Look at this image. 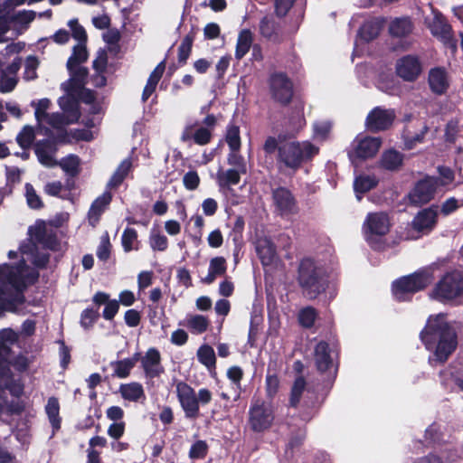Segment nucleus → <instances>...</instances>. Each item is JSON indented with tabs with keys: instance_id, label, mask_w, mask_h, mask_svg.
<instances>
[{
	"instance_id": "18",
	"label": "nucleus",
	"mask_w": 463,
	"mask_h": 463,
	"mask_svg": "<svg viewBox=\"0 0 463 463\" xmlns=\"http://www.w3.org/2000/svg\"><path fill=\"white\" fill-rule=\"evenodd\" d=\"M421 72V65L418 58L404 56L396 62V73L406 81H414Z\"/></svg>"
},
{
	"instance_id": "55",
	"label": "nucleus",
	"mask_w": 463,
	"mask_h": 463,
	"mask_svg": "<svg viewBox=\"0 0 463 463\" xmlns=\"http://www.w3.org/2000/svg\"><path fill=\"white\" fill-rule=\"evenodd\" d=\"M239 150H231V153L228 155V164L236 167V170L242 172V174H246V164L244 158L238 153Z\"/></svg>"
},
{
	"instance_id": "19",
	"label": "nucleus",
	"mask_w": 463,
	"mask_h": 463,
	"mask_svg": "<svg viewBox=\"0 0 463 463\" xmlns=\"http://www.w3.org/2000/svg\"><path fill=\"white\" fill-rule=\"evenodd\" d=\"M59 105L62 112L61 114V129L65 126L73 124L80 118L79 102L71 95H65L59 99Z\"/></svg>"
},
{
	"instance_id": "45",
	"label": "nucleus",
	"mask_w": 463,
	"mask_h": 463,
	"mask_svg": "<svg viewBox=\"0 0 463 463\" xmlns=\"http://www.w3.org/2000/svg\"><path fill=\"white\" fill-rule=\"evenodd\" d=\"M24 189H25V198H26L27 205L31 209H35V210L43 208V203L41 197L36 193L33 186L31 184L26 183L24 185Z\"/></svg>"
},
{
	"instance_id": "36",
	"label": "nucleus",
	"mask_w": 463,
	"mask_h": 463,
	"mask_svg": "<svg viewBox=\"0 0 463 463\" xmlns=\"http://www.w3.org/2000/svg\"><path fill=\"white\" fill-rule=\"evenodd\" d=\"M121 396L129 402H137L144 397V389L138 383L122 384L119 388Z\"/></svg>"
},
{
	"instance_id": "10",
	"label": "nucleus",
	"mask_w": 463,
	"mask_h": 463,
	"mask_svg": "<svg viewBox=\"0 0 463 463\" xmlns=\"http://www.w3.org/2000/svg\"><path fill=\"white\" fill-rule=\"evenodd\" d=\"M363 229L367 242L374 246L376 239L389 232L390 220L384 213H371L366 216Z\"/></svg>"
},
{
	"instance_id": "16",
	"label": "nucleus",
	"mask_w": 463,
	"mask_h": 463,
	"mask_svg": "<svg viewBox=\"0 0 463 463\" xmlns=\"http://www.w3.org/2000/svg\"><path fill=\"white\" fill-rule=\"evenodd\" d=\"M139 360L145 375L147 378L159 377L165 372L161 364V354L154 347L149 348L143 356L139 355Z\"/></svg>"
},
{
	"instance_id": "46",
	"label": "nucleus",
	"mask_w": 463,
	"mask_h": 463,
	"mask_svg": "<svg viewBox=\"0 0 463 463\" xmlns=\"http://www.w3.org/2000/svg\"><path fill=\"white\" fill-rule=\"evenodd\" d=\"M260 33L268 39H271L277 34V24L271 16H264L260 20Z\"/></svg>"
},
{
	"instance_id": "49",
	"label": "nucleus",
	"mask_w": 463,
	"mask_h": 463,
	"mask_svg": "<svg viewBox=\"0 0 463 463\" xmlns=\"http://www.w3.org/2000/svg\"><path fill=\"white\" fill-rule=\"evenodd\" d=\"M317 317V313L315 308L307 307L300 310L298 314V321L304 327H311Z\"/></svg>"
},
{
	"instance_id": "23",
	"label": "nucleus",
	"mask_w": 463,
	"mask_h": 463,
	"mask_svg": "<svg viewBox=\"0 0 463 463\" xmlns=\"http://www.w3.org/2000/svg\"><path fill=\"white\" fill-rule=\"evenodd\" d=\"M437 221V211L432 208L424 209L414 218L412 224L419 232H430L433 229Z\"/></svg>"
},
{
	"instance_id": "56",
	"label": "nucleus",
	"mask_w": 463,
	"mask_h": 463,
	"mask_svg": "<svg viewBox=\"0 0 463 463\" xmlns=\"http://www.w3.org/2000/svg\"><path fill=\"white\" fill-rule=\"evenodd\" d=\"M208 451V445L203 440H198L194 443L189 451L191 458H203Z\"/></svg>"
},
{
	"instance_id": "29",
	"label": "nucleus",
	"mask_w": 463,
	"mask_h": 463,
	"mask_svg": "<svg viewBox=\"0 0 463 463\" xmlns=\"http://www.w3.org/2000/svg\"><path fill=\"white\" fill-rule=\"evenodd\" d=\"M139 361V354L136 353L131 358L112 362L110 364L114 374L118 378H126L129 375L130 371L135 366L136 363Z\"/></svg>"
},
{
	"instance_id": "52",
	"label": "nucleus",
	"mask_w": 463,
	"mask_h": 463,
	"mask_svg": "<svg viewBox=\"0 0 463 463\" xmlns=\"http://www.w3.org/2000/svg\"><path fill=\"white\" fill-rule=\"evenodd\" d=\"M61 167L71 175H75L79 172L80 159L76 156H69L60 163Z\"/></svg>"
},
{
	"instance_id": "40",
	"label": "nucleus",
	"mask_w": 463,
	"mask_h": 463,
	"mask_svg": "<svg viewBox=\"0 0 463 463\" xmlns=\"http://www.w3.org/2000/svg\"><path fill=\"white\" fill-rule=\"evenodd\" d=\"M389 30L392 35L402 37L411 32L412 24L408 18H398L392 22Z\"/></svg>"
},
{
	"instance_id": "21",
	"label": "nucleus",
	"mask_w": 463,
	"mask_h": 463,
	"mask_svg": "<svg viewBox=\"0 0 463 463\" xmlns=\"http://www.w3.org/2000/svg\"><path fill=\"white\" fill-rule=\"evenodd\" d=\"M256 250L263 266L271 267L277 265L279 259L276 248L269 238H260L257 241Z\"/></svg>"
},
{
	"instance_id": "61",
	"label": "nucleus",
	"mask_w": 463,
	"mask_h": 463,
	"mask_svg": "<svg viewBox=\"0 0 463 463\" xmlns=\"http://www.w3.org/2000/svg\"><path fill=\"white\" fill-rule=\"evenodd\" d=\"M68 25L71 30L73 38L78 40L79 43H85L87 34L84 28L79 24L78 21L76 19L70 20Z\"/></svg>"
},
{
	"instance_id": "32",
	"label": "nucleus",
	"mask_w": 463,
	"mask_h": 463,
	"mask_svg": "<svg viewBox=\"0 0 463 463\" xmlns=\"http://www.w3.org/2000/svg\"><path fill=\"white\" fill-rule=\"evenodd\" d=\"M241 174L236 169H220L216 175L217 184L221 188L236 185L240 183Z\"/></svg>"
},
{
	"instance_id": "38",
	"label": "nucleus",
	"mask_w": 463,
	"mask_h": 463,
	"mask_svg": "<svg viewBox=\"0 0 463 463\" xmlns=\"http://www.w3.org/2000/svg\"><path fill=\"white\" fill-rule=\"evenodd\" d=\"M402 155L396 150L391 149L383 154L381 164L388 170H395L402 165Z\"/></svg>"
},
{
	"instance_id": "12",
	"label": "nucleus",
	"mask_w": 463,
	"mask_h": 463,
	"mask_svg": "<svg viewBox=\"0 0 463 463\" xmlns=\"http://www.w3.org/2000/svg\"><path fill=\"white\" fill-rule=\"evenodd\" d=\"M178 401L184 411L185 417L195 419L199 415V404L194 389L185 383H178L176 385Z\"/></svg>"
},
{
	"instance_id": "39",
	"label": "nucleus",
	"mask_w": 463,
	"mask_h": 463,
	"mask_svg": "<svg viewBox=\"0 0 463 463\" xmlns=\"http://www.w3.org/2000/svg\"><path fill=\"white\" fill-rule=\"evenodd\" d=\"M377 184V180L373 176L370 175H360L355 178L354 183V188L356 193V197L358 200H361L360 194H364Z\"/></svg>"
},
{
	"instance_id": "50",
	"label": "nucleus",
	"mask_w": 463,
	"mask_h": 463,
	"mask_svg": "<svg viewBox=\"0 0 463 463\" xmlns=\"http://www.w3.org/2000/svg\"><path fill=\"white\" fill-rule=\"evenodd\" d=\"M378 88L389 95H399L402 91L400 82L393 78L382 80Z\"/></svg>"
},
{
	"instance_id": "58",
	"label": "nucleus",
	"mask_w": 463,
	"mask_h": 463,
	"mask_svg": "<svg viewBox=\"0 0 463 463\" xmlns=\"http://www.w3.org/2000/svg\"><path fill=\"white\" fill-rule=\"evenodd\" d=\"M39 65L38 59L30 55L25 60L24 78L26 80H33L36 78V69Z\"/></svg>"
},
{
	"instance_id": "41",
	"label": "nucleus",
	"mask_w": 463,
	"mask_h": 463,
	"mask_svg": "<svg viewBox=\"0 0 463 463\" xmlns=\"http://www.w3.org/2000/svg\"><path fill=\"white\" fill-rule=\"evenodd\" d=\"M88 59V52L84 43H78L73 48L72 55L67 61V68L69 71H72L73 67H76L80 63L84 62Z\"/></svg>"
},
{
	"instance_id": "51",
	"label": "nucleus",
	"mask_w": 463,
	"mask_h": 463,
	"mask_svg": "<svg viewBox=\"0 0 463 463\" xmlns=\"http://www.w3.org/2000/svg\"><path fill=\"white\" fill-rule=\"evenodd\" d=\"M35 230V238L38 241L42 242L45 247L51 250H55L57 241L54 237H49L47 240L43 239L44 223L39 222L33 228Z\"/></svg>"
},
{
	"instance_id": "24",
	"label": "nucleus",
	"mask_w": 463,
	"mask_h": 463,
	"mask_svg": "<svg viewBox=\"0 0 463 463\" xmlns=\"http://www.w3.org/2000/svg\"><path fill=\"white\" fill-rule=\"evenodd\" d=\"M429 84L431 90L437 94L444 93L449 87L447 72L444 69L434 68L429 73Z\"/></svg>"
},
{
	"instance_id": "53",
	"label": "nucleus",
	"mask_w": 463,
	"mask_h": 463,
	"mask_svg": "<svg viewBox=\"0 0 463 463\" xmlns=\"http://www.w3.org/2000/svg\"><path fill=\"white\" fill-rule=\"evenodd\" d=\"M34 139V131L32 127L26 126L18 134L16 140L21 147H29Z\"/></svg>"
},
{
	"instance_id": "31",
	"label": "nucleus",
	"mask_w": 463,
	"mask_h": 463,
	"mask_svg": "<svg viewBox=\"0 0 463 463\" xmlns=\"http://www.w3.org/2000/svg\"><path fill=\"white\" fill-rule=\"evenodd\" d=\"M35 154L43 165L46 166H53L56 165L51 142L44 141L37 143L35 146Z\"/></svg>"
},
{
	"instance_id": "43",
	"label": "nucleus",
	"mask_w": 463,
	"mask_h": 463,
	"mask_svg": "<svg viewBox=\"0 0 463 463\" xmlns=\"http://www.w3.org/2000/svg\"><path fill=\"white\" fill-rule=\"evenodd\" d=\"M197 358L201 364L205 365L207 368H213L215 366V354L208 345H203L197 350Z\"/></svg>"
},
{
	"instance_id": "14",
	"label": "nucleus",
	"mask_w": 463,
	"mask_h": 463,
	"mask_svg": "<svg viewBox=\"0 0 463 463\" xmlns=\"http://www.w3.org/2000/svg\"><path fill=\"white\" fill-rule=\"evenodd\" d=\"M51 101L48 99H42L37 102L33 101L32 106L34 107V116L37 120L38 125L43 128H47L46 125L49 127L55 128L57 130L61 129V114L60 113H52L49 114L48 109L50 108Z\"/></svg>"
},
{
	"instance_id": "9",
	"label": "nucleus",
	"mask_w": 463,
	"mask_h": 463,
	"mask_svg": "<svg viewBox=\"0 0 463 463\" xmlns=\"http://www.w3.org/2000/svg\"><path fill=\"white\" fill-rule=\"evenodd\" d=\"M216 121V118L213 115H208L203 119V126H198V124L187 125L182 132L181 140L184 142L193 140L199 146L209 144Z\"/></svg>"
},
{
	"instance_id": "57",
	"label": "nucleus",
	"mask_w": 463,
	"mask_h": 463,
	"mask_svg": "<svg viewBox=\"0 0 463 463\" xmlns=\"http://www.w3.org/2000/svg\"><path fill=\"white\" fill-rule=\"evenodd\" d=\"M17 84V77L10 76V74L5 71L2 72V76L0 78V91L1 92H10L12 91Z\"/></svg>"
},
{
	"instance_id": "54",
	"label": "nucleus",
	"mask_w": 463,
	"mask_h": 463,
	"mask_svg": "<svg viewBox=\"0 0 463 463\" xmlns=\"http://www.w3.org/2000/svg\"><path fill=\"white\" fill-rule=\"evenodd\" d=\"M150 246L154 250L164 251L167 249L168 240L165 235L158 232H152L150 235Z\"/></svg>"
},
{
	"instance_id": "27",
	"label": "nucleus",
	"mask_w": 463,
	"mask_h": 463,
	"mask_svg": "<svg viewBox=\"0 0 463 463\" xmlns=\"http://www.w3.org/2000/svg\"><path fill=\"white\" fill-rule=\"evenodd\" d=\"M226 260L223 257H214L210 260L208 274L202 281L205 284H212L214 280L226 273Z\"/></svg>"
},
{
	"instance_id": "6",
	"label": "nucleus",
	"mask_w": 463,
	"mask_h": 463,
	"mask_svg": "<svg viewBox=\"0 0 463 463\" xmlns=\"http://www.w3.org/2000/svg\"><path fill=\"white\" fill-rule=\"evenodd\" d=\"M275 420L274 407L271 402L253 399L248 411V426L255 433L269 430Z\"/></svg>"
},
{
	"instance_id": "28",
	"label": "nucleus",
	"mask_w": 463,
	"mask_h": 463,
	"mask_svg": "<svg viewBox=\"0 0 463 463\" xmlns=\"http://www.w3.org/2000/svg\"><path fill=\"white\" fill-rule=\"evenodd\" d=\"M111 198L110 193L105 192L92 203L89 211V220L92 225L99 221V216L111 202Z\"/></svg>"
},
{
	"instance_id": "48",
	"label": "nucleus",
	"mask_w": 463,
	"mask_h": 463,
	"mask_svg": "<svg viewBox=\"0 0 463 463\" xmlns=\"http://www.w3.org/2000/svg\"><path fill=\"white\" fill-rule=\"evenodd\" d=\"M226 142L231 150H240L241 137L239 127L230 125L227 128Z\"/></svg>"
},
{
	"instance_id": "4",
	"label": "nucleus",
	"mask_w": 463,
	"mask_h": 463,
	"mask_svg": "<svg viewBox=\"0 0 463 463\" xmlns=\"http://www.w3.org/2000/svg\"><path fill=\"white\" fill-rule=\"evenodd\" d=\"M17 340V335L12 329H3L0 331V378L5 379V384L14 395L23 393L24 387L22 383L13 379L9 365L14 363V355L8 344H13Z\"/></svg>"
},
{
	"instance_id": "2",
	"label": "nucleus",
	"mask_w": 463,
	"mask_h": 463,
	"mask_svg": "<svg viewBox=\"0 0 463 463\" xmlns=\"http://www.w3.org/2000/svg\"><path fill=\"white\" fill-rule=\"evenodd\" d=\"M420 338L426 348L433 353L430 362L444 363L457 346L455 331L448 324L443 314L430 317Z\"/></svg>"
},
{
	"instance_id": "60",
	"label": "nucleus",
	"mask_w": 463,
	"mask_h": 463,
	"mask_svg": "<svg viewBox=\"0 0 463 463\" xmlns=\"http://www.w3.org/2000/svg\"><path fill=\"white\" fill-rule=\"evenodd\" d=\"M108 65V54L104 50H99L93 61V69L98 73H104Z\"/></svg>"
},
{
	"instance_id": "37",
	"label": "nucleus",
	"mask_w": 463,
	"mask_h": 463,
	"mask_svg": "<svg viewBox=\"0 0 463 463\" xmlns=\"http://www.w3.org/2000/svg\"><path fill=\"white\" fill-rule=\"evenodd\" d=\"M252 34L250 30H242L238 36L235 57L241 60L249 52L252 44Z\"/></svg>"
},
{
	"instance_id": "30",
	"label": "nucleus",
	"mask_w": 463,
	"mask_h": 463,
	"mask_svg": "<svg viewBox=\"0 0 463 463\" xmlns=\"http://www.w3.org/2000/svg\"><path fill=\"white\" fill-rule=\"evenodd\" d=\"M165 61H161L155 70L151 72L146 85L144 88L143 93H142V100L146 101L147 99L152 95V93L155 91L156 87L159 81V80L162 78V75L165 71Z\"/></svg>"
},
{
	"instance_id": "1",
	"label": "nucleus",
	"mask_w": 463,
	"mask_h": 463,
	"mask_svg": "<svg viewBox=\"0 0 463 463\" xmlns=\"http://www.w3.org/2000/svg\"><path fill=\"white\" fill-rule=\"evenodd\" d=\"M18 255L21 257L18 266L0 265V317L5 311L21 312L19 306L24 302L23 291L38 278V272L26 263L31 262L37 268H43L49 261V255L39 251L32 241L21 244L18 251L10 250L8 253L10 259Z\"/></svg>"
},
{
	"instance_id": "17",
	"label": "nucleus",
	"mask_w": 463,
	"mask_h": 463,
	"mask_svg": "<svg viewBox=\"0 0 463 463\" xmlns=\"http://www.w3.org/2000/svg\"><path fill=\"white\" fill-rule=\"evenodd\" d=\"M270 90L273 98L281 103H288L293 95L292 83L282 73H277L270 78Z\"/></svg>"
},
{
	"instance_id": "59",
	"label": "nucleus",
	"mask_w": 463,
	"mask_h": 463,
	"mask_svg": "<svg viewBox=\"0 0 463 463\" xmlns=\"http://www.w3.org/2000/svg\"><path fill=\"white\" fill-rule=\"evenodd\" d=\"M193 41L189 36H185L182 41L179 48H178V61L181 63H185L188 59L191 49H192Z\"/></svg>"
},
{
	"instance_id": "44",
	"label": "nucleus",
	"mask_w": 463,
	"mask_h": 463,
	"mask_svg": "<svg viewBox=\"0 0 463 463\" xmlns=\"http://www.w3.org/2000/svg\"><path fill=\"white\" fill-rule=\"evenodd\" d=\"M121 241L123 249L126 252L137 250L138 241L137 231L132 228L125 229L122 234Z\"/></svg>"
},
{
	"instance_id": "26",
	"label": "nucleus",
	"mask_w": 463,
	"mask_h": 463,
	"mask_svg": "<svg viewBox=\"0 0 463 463\" xmlns=\"http://www.w3.org/2000/svg\"><path fill=\"white\" fill-rule=\"evenodd\" d=\"M315 362L319 372H326L333 366V361L329 354L328 345L319 342L315 348Z\"/></svg>"
},
{
	"instance_id": "5",
	"label": "nucleus",
	"mask_w": 463,
	"mask_h": 463,
	"mask_svg": "<svg viewBox=\"0 0 463 463\" xmlns=\"http://www.w3.org/2000/svg\"><path fill=\"white\" fill-rule=\"evenodd\" d=\"M298 282L307 298H316L326 289V279L312 260L305 259L298 268Z\"/></svg>"
},
{
	"instance_id": "42",
	"label": "nucleus",
	"mask_w": 463,
	"mask_h": 463,
	"mask_svg": "<svg viewBox=\"0 0 463 463\" xmlns=\"http://www.w3.org/2000/svg\"><path fill=\"white\" fill-rule=\"evenodd\" d=\"M131 165L132 164L129 159H125L124 161H122V163L118 165L116 172L109 180L108 185L109 187L118 186L127 176L128 173L131 168Z\"/></svg>"
},
{
	"instance_id": "34",
	"label": "nucleus",
	"mask_w": 463,
	"mask_h": 463,
	"mask_svg": "<svg viewBox=\"0 0 463 463\" xmlns=\"http://www.w3.org/2000/svg\"><path fill=\"white\" fill-rule=\"evenodd\" d=\"M70 72L71 77L70 80L66 83L67 90H80L83 88L86 84V80L88 76L87 69L77 65L76 67H73L72 71H70Z\"/></svg>"
},
{
	"instance_id": "64",
	"label": "nucleus",
	"mask_w": 463,
	"mask_h": 463,
	"mask_svg": "<svg viewBox=\"0 0 463 463\" xmlns=\"http://www.w3.org/2000/svg\"><path fill=\"white\" fill-rule=\"evenodd\" d=\"M331 129L328 121H320L314 124V135L317 138L325 139Z\"/></svg>"
},
{
	"instance_id": "22",
	"label": "nucleus",
	"mask_w": 463,
	"mask_h": 463,
	"mask_svg": "<svg viewBox=\"0 0 463 463\" xmlns=\"http://www.w3.org/2000/svg\"><path fill=\"white\" fill-rule=\"evenodd\" d=\"M429 28L435 37L443 42H448L451 38V27L439 13L434 14L432 20L429 23Z\"/></svg>"
},
{
	"instance_id": "11",
	"label": "nucleus",
	"mask_w": 463,
	"mask_h": 463,
	"mask_svg": "<svg viewBox=\"0 0 463 463\" xmlns=\"http://www.w3.org/2000/svg\"><path fill=\"white\" fill-rule=\"evenodd\" d=\"M395 117L394 109L376 107L368 113L365 127L372 132L385 130L392 125Z\"/></svg>"
},
{
	"instance_id": "35",
	"label": "nucleus",
	"mask_w": 463,
	"mask_h": 463,
	"mask_svg": "<svg viewBox=\"0 0 463 463\" xmlns=\"http://www.w3.org/2000/svg\"><path fill=\"white\" fill-rule=\"evenodd\" d=\"M45 412L49 418L50 423L54 430L61 428V418H60V404L55 397L48 399L45 406Z\"/></svg>"
},
{
	"instance_id": "20",
	"label": "nucleus",
	"mask_w": 463,
	"mask_h": 463,
	"mask_svg": "<svg viewBox=\"0 0 463 463\" xmlns=\"http://www.w3.org/2000/svg\"><path fill=\"white\" fill-rule=\"evenodd\" d=\"M272 197L276 209L281 215L290 214L295 212V200L288 189L279 187L274 190Z\"/></svg>"
},
{
	"instance_id": "8",
	"label": "nucleus",
	"mask_w": 463,
	"mask_h": 463,
	"mask_svg": "<svg viewBox=\"0 0 463 463\" xmlns=\"http://www.w3.org/2000/svg\"><path fill=\"white\" fill-rule=\"evenodd\" d=\"M463 291V277L458 271L446 273L433 288L430 298L444 302L456 298Z\"/></svg>"
},
{
	"instance_id": "13",
	"label": "nucleus",
	"mask_w": 463,
	"mask_h": 463,
	"mask_svg": "<svg viewBox=\"0 0 463 463\" xmlns=\"http://www.w3.org/2000/svg\"><path fill=\"white\" fill-rule=\"evenodd\" d=\"M352 146L353 151L349 153L351 159H367L377 154L382 146V140L379 137H357Z\"/></svg>"
},
{
	"instance_id": "62",
	"label": "nucleus",
	"mask_w": 463,
	"mask_h": 463,
	"mask_svg": "<svg viewBox=\"0 0 463 463\" xmlns=\"http://www.w3.org/2000/svg\"><path fill=\"white\" fill-rule=\"evenodd\" d=\"M183 184L187 190L194 191L200 184V177L195 171H189L184 175Z\"/></svg>"
},
{
	"instance_id": "7",
	"label": "nucleus",
	"mask_w": 463,
	"mask_h": 463,
	"mask_svg": "<svg viewBox=\"0 0 463 463\" xmlns=\"http://www.w3.org/2000/svg\"><path fill=\"white\" fill-rule=\"evenodd\" d=\"M433 280V274L430 269H420L413 274L397 279L392 284V293L396 299L403 301L408 294L423 289Z\"/></svg>"
},
{
	"instance_id": "47",
	"label": "nucleus",
	"mask_w": 463,
	"mask_h": 463,
	"mask_svg": "<svg viewBox=\"0 0 463 463\" xmlns=\"http://www.w3.org/2000/svg\"><path fill=\"white\" fill-rule=\"evenodd\" d=\"M306 388V381L302 376L298 377L291 389L289 403L292 407H296L301 398V395Z\"/></svg>"
},
{
	"instance_id": "25",
	"label": "nucleus",
	"mask_w": 463,
	"mask_h": 463,
	"mask_svg": "<svg viewBox=\"0 0 463 463\" xmlns=\"http://www.w3.org/2000/svg\"><path fill=\"white\" fill-rule=\"evenodd\" d=\"M182 324L187 327L192 334L201 335L207 331L210 326V320L203 315L188 314Z\"/></svg>"
},
{
	"instance_id": "63",
	"label": "nucleus",
	"mask_w": 463,
	"mask_h": 463,
	"mask_svg": "<svg viewBox=\"0 0 463 463\" xmlns=\"http://www.w3.org/2000/svg\"><path fill=\"white\" fill-rule=\"evenodd\" d=\"M98 317L99 313L97 311L87 308L81 313L80 325L84 328H90Z\"/></svg>"
},
{
	"instance_id": "15",
	"label": "nucleus",
	"mask_w": 463,
	"mask_h": 463,
	"mask_svg": "<svg viewBox=\"0 0 463 463\" xmlns=\"http://www.w3.org/2000/svg\"><path fill=\"white\" fill-rule=\"evenodd\" d=\"M439 187V180L436 177H427L420 181L410 194L411 203L422 204L430 202Z\"/></svg>"
},
{
	"instance_id": "3",
	"label": "nucleus",
	"mask_w": 463,
	"mask_h": 463,
	"mask_svg": "<svg viewBox=\"0 0 463 463\" xmlns=\"http://www.w3.org/2000/svg\"><path fill=\"white\" fill-rule=\"evenodd\" d=\"M318 152V146L309 141H285L279 146L278 161L286 167L296 170L304 161L311 159Z\"/></svg>"
},
{
	"instance_id": "33",
	"label": "nucleus",
	"mask_w": 463,
	"mask_h": 463,
	"mask_svg": "<svg viewBox=\"0 0 463 463\" xmlns=\"http://www.w3.org/2000/svg\"><path fill=\"white\" fill-rule=\"evenodd\" d=\"M383 27V22L379 18L365 22L359 31V35L366 42L372 41L378 36Z\"/></svg>"
}]
</instances>
